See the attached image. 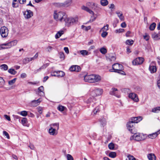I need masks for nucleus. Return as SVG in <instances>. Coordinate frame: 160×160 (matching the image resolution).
Wrapping results in <instances>:
<instances>
[{
	"label": "nucleus",
	"instance_id": "f257e3e1",
	"mask_svg": "<svg viewBox=\"0 0 160 160\" xmlns=\"http://www.w3.org/2000/svg\"><path fill=\"white\" fill-rule=\"evenodd\" d=\"M101 77L98 74L86 75L84 77L85 81L90 83L99 82L101 81Z\"/></svg>",
	"mask_w": 160,
	"mask_h": 160
},
{
	"label": "nucleus",
	"instance_id": "f03ea898",
	"mask_svg": "<svg viewBox=\"0 0 160 160\" xmlns=\"http://www.w3.org/2000/svg\"><path fill=\"white\" fill-rule=\"evenodd\" d=\"M50 128L48 130V133L50 135L55 136L58 134L59 128V124L56 123L50 124Z\"/></svg>",
	"mask_w": 160,
	"mask_h": 160
},
{
	"label": "nucleus",
	"instance_id": "7ed1b4c3",
	"mask_svg": "<svg viewBox=\"0 0 160 160\" xmlns=\"http://www.w3.org/2000/svg\"><path fill=\"white\" fill-rule=\"evenodd\" d=\"M123 66L118 63L114 64L112 66V68L113 71L111 69L109 70L110 72H115L120 73L122 75H125V72L122 70L123 69Z\"/></svg>",
	"mask_w": 160,
	"mask_h": 160
},
{
	"label": "nucleus",
	"instance_id": "20e7f679",
	"mask_svg": "<svg viewBox=\"0 0 160 160\" xmlns=\"http://www.w3.org/2000/svg\"><path fill=\"white\" fill-rule=\"evenodd\" d=\"M67 14L62 12L55 11L53 14L54 18L57 21L63 22L66 17Z\"/></svg>",
	"mask_w": 160,
	"mask_h": 160
},
{
	"label": "nucleus",
	"instance_id": "39448f33",
	"mask_svg": "<svg viewBox=\"0 0 160 160\" xmlns=\"http://www.w3.org/2000/svg\"><path fill=\"white\" fill-rule=\"evenodd\" d=\"M78 21L77 17H68L67 15H66V17L63 21L65 22V25L68 27L74 25L77 23Z\"/></svg>",
	"mask_w": 160,
	"mask_h": 160
},
{
	"label": "nucleus",
	"instance_id": "423d86ee",
	"mask_svg": "<svg viewBox=\"0 0 160 160\" xmlns=\"http://www.w3.org/2000/svg\"><path fill=\"white\" fill-rule=\"evenodd\" d=\"M134 135L131 136L130 138V140H134L139 141L143 140L144 139L142 137V135L139 133H134Z\"/></svg>",
	"mask_w": 160,
	"mask_h": 160
},
{
	"label": "nucleus",
	"instance_id": "0eeeda50",
	"mask_svg": "<svg viewBox=\"0 0 160 160\" xmlns=\"http://www.w3.org/2000/svg\"><path fill=\"white\" fill-rule=\"evenodd\" d=\"M0 33L2 37H7L8 33V28L5 27H3L0 29Z\"/></svg>",
	"mask_w": 160,
	"mask_h": 160
},
{
	"label": "nucleus",
	"instance_id": "6e6552de",
	"mask_svg": "<svg viewBox=\"0 0 160 160\" xmlns=\"http://www.w3.org/2000/svg\"><path fill=\"white\" fill-rule=\"evenodd\" d=\"M17 43V41L16 40H13L12 41L9 42L7 43H4V46H6L5 49H8L11 48L13 46L16 45Z\"/></svg>",
	"mask_w": 160,
	"mask_h": 160
},
{
	"label": "nucleus",
	"instance_id": "1a4fd4ad",
	"mask_svg": "<svg viewBox=\"0 0 160 160\" xmlns=\"http://www.w3.org/2000/svg\"><path fill=\"white\" fill-rule=\"evenodd\" d=\"M134 123L132 122L131 121L128 122L127 124L128 129L132 133H134V132L135 129V127L134 126Z\"/></svg>",
	"mask_w": 160,
	"mask_h": 160
},
{
	"label": "nucleus",
	"instance_id": "9d476101",
	"mask_svg": "<svg viewBox=\"0 0 160 160\" xmlns=\"http://www.w3.org/2000/svg\"><path fill=\"white\" fill-rule=\"evenodd\" d=\"M144 60L143 58L139 57L133 60L132 62V63L134 65L141 64L142 63Z\"/></svg>",
	"mask_w": 160,
	"mask_h": 160
},
{
	"label": "nucleus",
	"instance_id": "9b49d317",
	"mask_svg": "<svg viewBox=\"0 0 160 160\" xmlns=\"http://www.w3.org/2000/svg\"><path fill=\"white\" fill-rule=\"evenodd\" d=\"M103 93V90L101 89H97L93 90L92 92V95L93 96H97L101 95Z\"/></svg>",
	"mask_w": 160,
	"mask_h": 160
},
{
	"label": "nucleus",
	"instance_id": "f8f14e48",
	"mask_svg": "<svg viewBox=\"0 0 160 160\" xmlns=\"http://www.w3.org/2000/svg\"><path fill=\"white\" fill-rule=\"evenodd\" d=\"M129 98H131L133 101L136 102L139 101V99L137 95L134 93H131L129 94Z\"/></svg>",
	"mask_w": 160,
	"mask_h": 160
},
{
	"label": "nucleus",
	"instance_id": "ddd939ff",
	"mask_svg": "<svg viewBox=\"0 0 160 160\" xmlns=\"http://www.w3.org/2000/svg\"><path fill=\"white\" fill-rule=\"evenodd\" d=\"M24 15L26 18L28 19L31 18L33 15L32 12L30 10H27L25 12Z\"/></svg>",
	"mask_w": 160,
	"mask_h": 160
},
{
	"label": "nucleus",
	"instance_id": "4468645a",
	"mask_svg": "<svg viewBox=\"0 0 160 160\" xmlns=\"http://www.w3.org/2000/svg\"><path fill=\"white\" fill-rule=\"evenodd\" d=\"M42 101V100L40 98L36 100H33L30 103L31 106L33 107H36Z\"/></svg>",
	"mask_w": 160,
	"mask_h": 160
},
{
	"label": "nucleus",
	"instance_id": "2eb2a0df",
	"mask_svg": "<svg viewBox=\"0 0 160 160\" xmlns=\"http://www.w3.org/2000/svg\"><path fill=\"white\" fill-rule=\"evenodd\" d=\"M81 69V68L78 65H73L71 67L69 70L71 71L79 72Z\"/></svg>",
	"mask_w": 160,
	"mask_h": 160
},
{
	"label": "nucleus",
	"instance_id": "dca6fc26",
	"mask_svg": "<svg viewBox=\"0 0 160 160\" xmlns=\"http://www.w3.org/2000/svg\"><path fill=\"white\" fill-rule=\"evenodd\" d=\"M142 119V118L141 117H133L131 118V121L132 122L134 123H137L141 121Z\"/></svg>",
	"mask_w": 160,
	"mask_h": 160
},
{
	"label": "nucleus",
	"instance_id": "f3484780",
	"mask_svg": "<svg viewBox=\"0 0 160 160\" xmlns=\"http://www.w3.org/2000/svg\"><path fill=\"white\" fill-rule=\"evenodd\" d=\"M152 38L155 40H158L160 39V32L158 33L154 32L152 35Z\"/></svg>",
	"mask_w": 160,
	"mask_h": 160
},
{
	"label": "nucleus",
	"instance_id": "a211bd4d",
	"mask_svg": "<svg viewBox=\"0 0 160 160\" xmlns=\"http://www.w3.org/2000/svg\"><path fill=\"white\" fill-rule=\"evenodd\" d=\"M81 8L82 9L89 12V13L92 15L93 16L94 15V12L88 7L84 6H83L81 7Z\"/></svg>",
	"mask_w": 160,
	"mask_h": 160
},
{
	"label": "nucleus",
	"instance_id": "6ab92c4d",
	"mask_svg": "<svg viewBox=\"0 0 160 160\" xmlns=\"http://www.w3.org/2000/svg\"><path fill=\"white\" fill-rule=\"evenodd\" d=\"M81 8L82 9L89 12V13L92 15L93 16L94 15V12L88 7L84 6H83L81 7Z\"/></svg>",
	"mask_w": 160,
	"mask_h": 160
},
{
	"label": "nucleus",
	"instance_id": "aec40b11",
	"mask_svg": "<svg viewBox=\"0 0 160 160\" xmlns=\"http://www.w3.org/2000/svg\"><path fill=\"white\" fill-rule=\"evenodd\" d=\"M81 8L82 9L89 12V13L92 15L93 16L94 15V12L88 7L84 6H83L81 7Z\"/></svg>",
	"mask_w": 160,
	"mask_h": 160
},
{
	"label": "nucleus",
	"instance_id": "412c9836",
	"mask_svg": "<svg viewBox=\"0 0 160 160\" xmlns=\"http://www.w3.org/2000/svg\"><path fill=\"white\" fill-rule=\"evenodd\" d=\"M81 8L82 9L89 12V13L92 15L93 16L94 15V12L88 7L84 6H83L81 7Z\"/></svg>",
	"mask_w": 160,
	"mask_h": 160
},
{
	"label": "nucleus",
	"instance_id": "4be33fe9",
	"mask_svg": "<svg viewBox=\"0 0 160 160\" xmlns=\"http://www.w3.org/2000/svg\"><path fill=\"white\" fill-rule=\"evenodd\" d=\"M44 88L42 86H41L38 88V94L41 96H43L44 95V93L43 92Z\"/></svg>",
	"mask_w": 160,
	"mask_h": 160
},
{
	"label": "nucleus",
	"instance_id": "5701e85b",
	"mask_svg": "<svg viewBox=\"0 0 160 160\" xmlns=\"http://www.w3.org/2000/svg\"><path fill=\"white\" fill-rule=\"evenodd\" d=\"M118 91V90L117 88H112V89L111 90L110 92V94L112 95H113L116 97L119 98L120 97L119 95H118L117 94L116 92Z\"/></svg>",
	"mask_w": 160,
	"mask_h": 160
},
{
	"label": "nucleus",
	"instance_id": "b1692460",
	"mask_svg": "<svg viewBox=\"0 0 160 160\" xmlns=\"http://www.w3.org/2000/svg\"><path fill=\"white\" fill-rule=\"evenodd\" d=\"M116 13L117 14L118 17L121 20L123 21L124 20V18L123 16V14L122 12L117 11L116 12Z\"/></svg>",
	"mask_w": 160,
	"mask_h": 160
},
{
	"label": "nucleus",
	"instance_id": "393cba45",
	"mask_svg": "<svg viewBox=\"0 0 160 160\" xmlns=\"http://www.w3.org/2000/svg\"><path fill=\"white\" fill-rule=\"evenodd\" d=\"M72 0H67L63 3L62 6L64 7H68L70 6L72 2Z\"/></svg>",
	"mask_w": 160,
	"mask_h": 160
},
{
	"label": "nucleus",
	"instance_id": "a878e982",
	"mask_svg": "<svg viewBox=\"0 0 160 160\" xmlns=\"http://www.w3.org/2000/svg\"><path fill=\"white\" fill-rule=\"evenodd\" d=\"M64 33V31L60 30L58 31L55 35V38L56 39L59 38Z\"/></svg>",
	"mask_w": 160,
	"mask_h": 160
},
{
	"label": "nucleus",
	"instance_id": "bb28decb",
	"mask_svg": "<svg viewBox=\"0 0 160 160\" xmlns=\"http://www.w3.org/2000/svg\"><path fill=\"white\" fill-rule=\"evenodd\" d=\"M149 70L151 73H154L157 71V68L155 66L150 65L149 66Z\"/></svg>",
	"mask_w": 160,
	"mask_h": 160
},
{
	"label": "nucleus",
	"instance_id": "cd10ccee",
	"mask_svg": "<svg viewBox=\"0 0 160 160\" xmlns=\"http://www.w3.org/2000/svg\"><path fill=\"white\" fill-rule=\"evenodd\" d=\"M158 132H155V133H153L149 135H148V137L149 138L152 139L156 138L158 135Z\"/></svg>",
	"mask_w": 160,
	"mask_h": 160
},
{
	"label": "nucleus",
	"instance_id": "c85d7f7f",
	"mask_svg": "<svg viewBox=\"0 0 160 160\" xmlns=\"http://www.w3.org/2000/svg\"><path fill=\"white\" fill-rule=\"evenodd\" d=\"M49 65L48 63H46L45 64L43 65L41 67H40L39 68L37 69L35 73L40 71L42 69H44L46 68Z\"/></svg>",
	"mask_w": 160,
	"mask_h": 160
},
{
	"label": "nucleus",
	"instance_id": "c756f323",
	"mask_svg": "<svg viewBox=\"0 0 160 160\" xmlns=\"http://www.w3.org/2000/svg\"><path fill=\"white\" fill-rule=\"evenodd\" d=\"M78 53H80L82 56H85L88 55V52L86 50H81L78 52Z\"/></svg>",
	"mask_w": 160,
	"mask_h": 160
},
{
	"label": "nucleus",
	"instance_id": "7c9ffc66",
	"mask_svg": "<svg viewBox=\"0 0 160 160\" xmlns=\"http://www.w3.org/2000/svg\"><path fill=\"white\" fill-rule=\"evenodd\" d=\"M56 73L58 75V77H63L65 75L64 72L63 71H57L56 72Z\"/></svg>",
	"mask_w": 160,
	"mask_h": 160
},
{
	"label": "nucleus",
	"instance_id": "2f4dec72",
	"mask_svg": "<svg viewBox=\"0 0 160 160\" xmlns=\"http://www.w3.org/2000/svg\"><path fill=\"white\" fill-rule=\"evenodd\" d=\"M148 158L149 160H155L156 157L153 154H149L148 156Z\"/></svg>",
	"mask_w": 160,
	"mask_h": 160
},
{
	"label": "nucleus",
	"instance_id": "473e14b6",
	"mask_svg": "<svg viewBox=\"0 0 160 160\" xmlns=\"http://www.w3.org/2000/svg\"><path fill=\"white\" fill-rule=\"evenodd\" d=\"M19 2L17 0H13L12 2V6L13 8H17L18 6Z\"/></svg>",
	"mask_w": 160,
	"mask_h": 160
},
{
	"label": "nucleus",
	"instance_id": "72a5a7b5",
	"mask_svg": "<svg viewBox=\"0 0 160 160\" xmlns=\"http://www.w3.org/2000/svg\"><path fill=\"white\" fill-rule=\"evenodd\" d=\"M5 84V81L3 78L0 77V88H3L4 87Z\"/></svg>",
	"mask_w": 160,
	"mask_h": 160
},
{
	"label": "nucleus",
	"instance_id": "f704fd0d",
	"mask_svg": "<svg viewBox=\"0 0 160 160\" xmlns=\"http://www.w3.org/2000/svg\"><path fill=\"white\" fill-rule=\"evenodd\" d=\"M21 122L22 125L25 126H27V123L28 122L27 119L26 118H23L21 120Z\"/></svg>",
	"mask_w": 160,
	"mask_h": 160
},
{
	"label": "nucleus",
	"instance_id": "c9c22d12",
	"mask_svg": "<svg viewBox=\"0 0 160 160\" xmlns=\"http://www.w3.org/2000/svg\"><path fill=\"white\" fill-rule=\"evenodd\" d=\"M100 3L102 6H105L108 5V2L107 0H101Z\"/></svg>",
	"mask_w": 160,
	"mask_h": 160
},
{
	"label": "nucleus",
	"instance_id": "e433bc0d",
	"mask_svg": "<svg viewBox=\"0 0 160 160\" xmlns=\"http://www.w3.org/2000/svg\"><path fill=\"white\" fill-rule=\"evenodd\" d=\"M108 25L107 24L106 26H104L101 28L100 32H106L108 30Z\"/></svg>",
	"mask_w": 160,
	"mask_h": 160
},
{
	"label": "nucleus",
	"instance_id": "4c0bfd02",
	"mask_svg": "<svg viewBox=\"0 0 160 160\" xmlns=\"http://www.w3.org/2000/svg\"><path fill=\"white\" fill-rule=\"evenodd\" d=\"M134 42V41L132 40H127L125 42V43L128 45L131 46L132 45Z\"/></svg>",
	"mask_w": 160,
	"mask_h": 160
},
{
	"label": "nucleus",
	"instance_id": "58836bf2",
	"mask_svg": "<svg viewBox=\"0 0 160 160\" xmlns=\"http://www.w3.org/2000/svg\"><path fill=\"white\" fill-rule=\"evenodd\" d=\"M156 26V24L155 22L152 23L150 26L149 28L150 30H153Z\"/></svg>",
	"mask_w": 160,
	"mask_h": 160
},
{
	"label": "nucleus",
	"instance_id": "ea45409f",
	"mask_svg": "<svg viewBox=\"0 0 160 160\" xmlns=\"http://www.w3.org/2000/svg\"><path fill=\"white\" fill-rule=\"evenodd\" d=\"M8 72L12 75H15L17 73V71L13 69H9L8 70Z\"/></svg>",
	"mask_w": 160,
	"mask_h": 160
},
{
	"label": "nucleus",
	"instance_id": "a19ab883",
	"mask_svg": "<svg viewBox=\"0 0 160 160\" xmlns=\"http://www.w3.org/2000/svg\"><path fill=\"white\" fill-rule=\"evenodd\" d=\"M57 108L59 111L61 112H62L64 111V110H65V109L66 108V107L60 105L58 106Z\"/></svg>",
	"mask_w": 160,
	"mask_h": 160
},
{
	"label": "nucleus",
	"instance_id": "79ce46f5",
	"mask_svg": "<svg viewBox=\"0 0 160 160\" xmlns=\"http://www.w3.org/2000/svg\"><path fill=\"white\" fill-rule=\"evenodd\" d=\"M0 68L1 69L4 70H7L8 68V66L5 64H3L1 65Z\"/></svg>",
	"mask_w": 160,
	"mask_h": 160
},
{
	"label": "nucleus",
	"instance_id": "37998d69",
	"mask_svg": "<svg viewBox=\"0 0 160 160\" xmlns=\"http://www.w3.org/2000/svg\"><path fill=\"white\" fill-rule=\"evenodd\" d=\"M94 98L93 97L90 98H89L87 101V103L91 104L92 105H93L92 103L93 102V100H94Z\"/></svg>",
	"mask_w": 160,
	"mask_h": 160
},
{
	"label": "nucleus",
	"instance_id": "c03bdc74",
	"mask_svg": "<svg viewBox=\"0 0 160 160\" xmlns=\"http://www.w3.org/2000/svg\"><path fill=\"white\" fill-rule=\"evenodd\" d=\"M109 156L112 158H114L116 156V153L115 152H112L109 153Z\"/></svg>",
	"mask_w": 160,
	"mask_h": 160
},
{
	"label": "nucleus",
	"instance_id": "a18cd8bd",
	"mask_svg": "<svg viewBox=\"0 0 160 160\" xmlns=\"http://www.w3.org/2000/svg\"><path fill=\"white\" fill-rule=\"evenodd\" d=\"M107 51V49L104 48H102L100 49V52L103 54H105L106 53Z\"/></svg>",
	"mask_w": 160,
	"mask_h": 160
},
{
	"label": "nucleus",
	"instance_id": "49530a36",
	"mask_svg": "<svg viewBox=\"0 0 160 160\" xmlns=\"http://www.w3.org/2000/svg\"><path fill=\"white\" fill-rule=\"evenodd\" d=\"M160 110V107H157L152 109V112H158V111Z\"/></svg>",
	"mask_w": 160,
	"mask_h": 160
},
{
	"label": "nucleus",
	"instance_id": "de8ad7c7",
	"mask_svg": "<svg viewBox=\"0 0 160 160\" xmlns=\"http://www.w3.org/2000/svg\"><path fill=\"white\" fill-rule=\"evenodd\" d=\"M100 111V108L99 107H97L94 109L93 111L94 114H96L97 112Z\"/></svg>",
	"mask_w": 160,
	"mask_h": 160
},
{
	"label": "nucleus",
	"instance_id": "09e8293b",
	"mask_svg": "<svg viewBox=\"0 0 160 160\" xmlns=\"http://www.w3.org/2000/svg\"><path fill=\"white\" fill-rule=\"evenodd\" d=\"M16 79V78H14L13 79L9 81L8 82L9 85H12L15 82Z\"/></svg>",
	"mask_w": 160,
	"mask_h": 160
},
{
	"label": "nucleus",
	"instance_id": "8fccbe9b",
	"mask_svg": "<svg viewBox=\"0 0 160 160\" xmlns=\"http://www.w3.org/2000/svg\"><path fill=\"white\" fill-rule=\"evenodd\" d=\"M28 112L26 111H23L20 112V114L23 116L25 117L27 116Z\"/></svg>",
	"mask_w": 160,
	"mask_h": 160
},
{
	"label": "nucleus",
	"instance_id": "3c124183",
	"mask_svg": "<svg viewBox=\"0 0 160 160\" xmlns=\"http://www.w3.org/2000/svg\"><path fill=\"white\" fill-rule=\"evenodd\" d=\"M38 112L40 114H42V112L43 108L42 107H38L37 108Z\"/></svg>",
	"mask_w": 160,
	"mask_h": 160
},
{
	"label": "nucleus",
	"instance_id": "603ef678",
	"mask_svg": "<svg viewBox=\"0 0 160 160\" xmlns=\"http://www.w3.org/2000/svg\"><path fill=\"white\" fill-rule=\"evenodd\" d=\"M108 148L112 150L114 148V144L112 143H111L108 144Z\"/></svg>",
	"mask_w": 160,
	"mask_h": 160
},
{
	"label": "nucleus",
	"instance_id": "864d4df0",
	"mask_svg": "<svg viewBox=\"0 0 160 160\" xmlns=\"http://www.w3.org/2000/svg\"><path fill=\"white\" fill-rule=\"evenodd\" d=\"M29 58H24L22 61L23 63L24 64H26L29 62Z\"/></svg>",
	"mask_w": 160,
	"mask_h": 160
},
{
	"label": "nucleus",
	"instance_id": "5fc2aeb1",
	"mask_svg": "<svg viewBox=\"0 0 160 160\" xmlns=\"http://www.w3.org/2000/svg\"><path fill=\"white\" fill-rule=\"evenodd\" d=\"M82 28L83 29L86 31H88L89 30H90L91 28V26H90L86 27L83 25L82 26Z\"/></svg>",
	"mask_w": 160,
	"mask_h": 160
},
{
	"label": "nucleus",
	"instance_id": "6e6d98bb",
	"mask_svg": "<svg viewBox=\"0 0 160 160\" xmlns=\"http://www.w3.org/2000/svg\"><path fill=\"white\" fill-rule=\"evenodd\" d=\"M67 160H73V157L70 154H68L67 155Z\"/></svg>",
	"mask_w": 160,
	"mask_h": 160
},
{
	"label": "nucleus",
	"instance_id": "4d7b16f0",
	"mask_svg": "<svg viewBox=\"0 0 160 160\" xmlns=\"http://www.w3.org/2000/svg\"><path fill=\"white\" fill-rule=\"evenodd\" d=\"M124 30L123 29L120 28L118 29H117L115 31V32L116 33H121L124 32Z\"/></svg>",
	"mask_w": 160,
	"mask_h": 160
},
{
	"label": "nucleus",
	"instance_id": "13d9d810",
	"mask_svg": "<svg viewBox=\"0 0 160 160\" xmlns=\"http://www.w3.org/2000/svg\"><path fill=\"white\" fill-rule=\"evenodd\" d=\"M129 160H136V158L132 155H128L127 156Z\"/></svg>",
	"mask_w": 160,
	"mask_h": 160
},
{
	"label": "nucleus",
	"instance_id": "bf43d9fd",
	"mask_svg": "<svg viewBox=\"0 0 160 160\" xmlns=\"http://www.w3.org/2000/svg\"><path fill=\"white\" fill-rule=\"evenodd\" d=\"M108 33L106 32H102L101 34V36L103 38H105L107 36Z\"/></svg>",
	"mask_w": 160,
	"mask_h": 160
},
{
	"label": "nucleus",
	"instance_id": "052dcab7",
	"mask_svg": "<svg viewBox=\"0 0 160 160\" xmlns=\"http://www.w3.org/2000/svg\"><path fill=\"white\" fill-rule=\"evenodd\" d=\"M60 58L62 59H64V55L63 52H61L59 53Z\"/></svg>",
	"mask_w": 160,
	"mask_h": 160
},
{
	"label": "nucleus",
	"instance_id": "680f3d73",
	"mask_svg": "<svg viewBox=\"0 0 160 160\" xmlns=\"http://www.w3.org/2000/svg\"><path fill=\"white\" fill-rule=\"evenodd\" d=\"M3 133L4 135L6 136L8 139H9L10 138L9 135L7 132L6 131H3Z\"/></svg>",
	"mask_w": 160,
	"mask_h": 160
},
{
	"label": "nucleus",
	"instance_id": "e2e57ef3",
	"mask_svg": "<svg viewBox=\"0 0 160 160\" xmlns=\"http://www.w3.org/2000/svg\"><path fill=\"white\" fill-rule=\"evenodd\" d=\"M100 122L103 126H104L106 124V121L105 119L103 118L100 120Z\"/></svg>",
	"mask_w": 160,
	"mask_h": 160
},
{
	"label": "nucleus",
	"instance_id": "0e129e2a",
	"mask_svg": "<svg viewBox=\"0 0 160 160\" xmlns=\"http://www.w3.org/2000/svg\"><path fill=\"white\" fill-rule=\"evenodd\" d=\"M4 117L5 118L7 119L8 121H10L11 120V119L10 117L8 116L7 115H4Z\"/></svg>",
	"mask_w": 160,
	"mask_h": 160
},
{
	"label": "nucleus",
	"instance_id": "69168bd1",
	"mask_svg": "<svg viewBox=\"0 0 160 160\" xmlns=\"http://www.w3.org/2000/svg\"><path fill=\"white\" fill-rule=\"evenodd\" d=\"M19 2L21 4H23L25 3L26 0H18Z\"/></svg>",
	"mask_w": 160,
	"mask_h": 160
},
{
	"label": "nucleus",
	"instance_id": "338daca9",
	"mask_svg": "<svg viewBox=\"0 0 160 160\" xmlns=\"http://www.w3.org/2000/svg\"><path fill=\"white\" fill-rule=\"evenodd\" d=\"M64 50L65 52L67 53L68 54L69 53V51L68 48L65 47L64 48Z\"/></svg>",
	"mask_w": 160,
	"mask_h": 160
},
{
	"label": "nucleus",
	"instance_id": "774afa93",
	"mask_svg": "<svg viewBox=\"0 0 160 160\" xmlns=\"http://www.w3.org/2000/svg\"><path fill=\"white\" fill-rule=\"evenodd\" d=\"M56 72L57 71H54V72H52L51 74V76H55V77H58V75L56 73Z\"/></svg>",
	"mask_w": 160,
	"mask_h": 160
}]
</instances>
